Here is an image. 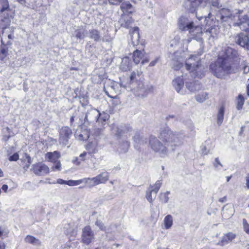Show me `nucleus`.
Wrapping results in <instances>:
<instances>
[{"label":"nucleus","mask_w":249,"mask_h":249,"mask_svg":"<svg viewBox=\"0 0 249 249\" xmlns=\"http://www.w3.org/2000/svg\"><path fill=\"white\" fill-rule=\"evenodd\" d=\"M239 55L236 50L226 47L218 56L217 60L210 65V70L218 78H223L228 74L234 73V64L238 62Z\"/></svg>","instance_id":"nucleus-1"},{"label":"nucleus","mask_w":249,"mask_h":249,"mask_svg":"<svg viewBox=\"0 0 249 249\" xmlns=\"http://www.w3.org/2000/svg\"><path fill=\"white\" fill-rule=\"evenodd\" d=\"M159 138L165 144L170 146L172 150H174L176 146L182 144L183 135L182 133H174L168 127H166L160 129Z\"/></svg>","instance_id":"nucleus-2"},{"label":"nucleus","mask_w":249,"mask_h":249,"mask_svg":"<svg viewBox=\"0 0 249 249\" xmlns=\"http://www.w3.org/2000/svg\"><path fill=\"white\" fill-rule=\"evenodd\" d=\"M141 74L142 72L139 71L137 72L133 71L131 74L130 79L134 94L137 96L143 97L148 94L152 87L145 86L141 81Z\"/></svg>","instance_id":"nucleus-3"},{"label":"nucleus","mask_w":249,"mask_h":249,"mask_svg":"<svg viewBox=\"0 0 249 249\" xmlns=\"http://www.w3.org/2000/svg\"><path fill=\"white\" fill-rule=\"evenodd\" d=\"M203 52V49L200 48L197 54L190 55L185 61L186 69L190 72H193L195 77L198 76L197 72L201 70L200 59L199 56L202 54Z\"/></svg>","instance_id":"nucleus-4"},{"label":"nucleus","mask_w":249,"mask_h":249,"mask_svg":"<svg viewBox=\"0 0 249 249\" xmlns=\"http://www.w3.org/2000/svg\"><path fill=\"white\" fill-rule=\"evenodd\" d=\"M149 144L151 149L161 157L167 155L170 150L169 147L167 144H162L156 137L151 136L149 137Z\"/></svg>","instance_id":"nucleus-5"},{"label":"nucleus","mask_w":249,"mask_h":249,"mask_svg":"<svg viewBox=\"0 0 249 249\" xmlns=\"http://www.w3.org/2000/svg\"><path fill=\"white\" fill-rule=\"evenodd\" d=\"M220 0H203L204 3L208 2L212 4L210 12L208 16H217L218 14L220 16H232V13L230 9L226 8H221L222 6L219 5Z\"/></svg>","instance_id":"nucleus-6"},{"label":"nucleus","mask_w":249,"mask_h":249,"mask_svg":"<svg viewBox=\"0 0 249 249\" xmlns=\"http://www.w3.org/2000/svg\"><path fill=\"white\" fill-rule=\"evenodd\" d=\"M212 17H199L198 19L199 20L204 19V22L206 26H210V27L206 29L205 34L212 37L213 39L216 38L219 33V28L217 26L213 25V18H211Z\"/></svg>","instance_id":"nucleus-7"},{"label":"nucleus","mask_w":249,"mask_h":249,"mask_svg":"<svg viewBox=\"0 0 249 249\" xmlns=\"http://www.w3.org/2000/svg\"><path fill=\"white\" fill-rule=\"evenodd\" d=\"M72 135L71 129L68 126H63L59 130V142L60 144L66 145Z\"/></svg>","instance_id":"nucleus-8"},{"label":"nucleus","mask_w":249,"mask_h":249,"mask_svg":"<svg viewBox=\"0 0 249 249\" xmlns=\"http://www.w3.org/2000/svg\"><path fill=\"white\" fill-rule=\"evenodd\" d=\"M100 116V112L96 109L91 108L88 110L85 116L84 121L81 120L79 124H85L87 122L88 124L96 122L98 120V117Z\"/></svg>","instance_id":"nucleus-9"},{"label":"nucleus","mask_w":249,"mask_h":249,"mask_svg":"<svg viewBox=\"0 0 249 249\" xmlns=\"http://www.w3.org/2000/svg\"><path fill=\"white\" fill-rule=\"evenodd\" d=\"M236 22L233 23L234 26H238L242 31L249 33V17H234Z\"/></svg>","instance_id":"nucleus-10"},{"label":"nucleus","mask_w":249,"mask_h":249,"mask_svg":"<svg viewBox=\"0 0 249 249\" xmlns=\"http://www.w3.org/2000/svg\"><path fill=\"white\" fill-rule=\"evenodd\" d=\"M31 170L36 175L38 176L47 174L50 171L48 166L42 162H38L33 164Z\"/></svg>","instance_id":"nucleus-11"},{"label":"nucleus","mask_w":249,"mask_h":249,"mask_svg":"<svg viewBox=\"0 0 249 249\" xmlns=\"http://www.w3.org/2000/svg\"><path fill=\"white\" fill-rule=\"evenodd\" d=\"M194 25V22L187 17H180L178 20V26L182 31H189Z\"/></svg>","instance_id":"nucleus-12"},{"label":"nucleus","mask_w":249,"mask_h":249,"mask_svg":"<svg viewBox=\"0 0 249 249\" xmlns=\"http://www.w3.org/2000/svg\"><path fill=\"white\" fill-rule=\"evenodd\" d=\"M94 233L89 226L85 227L82 235V239L84 243L89 245L94 238Z\"/></svg>","instance_id":"nucleus-13"},{"label":"nucleus","mask_w":249,"mask_h":249,"mask_svg":"<svg viewBox=\"0 0 249 249\" xmlns=\"http://www.w3.org/2000/svg\"><path fill=\"white\" fill-rule=\"evenodd\" d=\"M172 84L178 93L184 94L185 92L184 89V82L182 76H178L172 81Z\"/></svg>","instance_id":"nucleus-14"},{"label":"nucleus","mask_w":249,"mask_h":249,"mask_svg":"<svg viewBox=\"0 0 249 249\" xmlns=\"http://www.w3.org/2000/svg\"><path fill=\"white\" fill-rule=\"evenodd\" d=\"M203 3V0H185V8L191 14H194L196 7Z\"/></svg>","instance_id":"nucleus-15"},{"label":"nucleus","mask_w":249,"mask_h":249,"mask_svg":"<svg viewBox=\"0 0 249 249\" xmlns=\"http://www.w3.org/2000/svg\"><path fill=\"white\" fill-rule=\"evenodd\" d=\"M189 34L192 36V38L197 41H201L203 35L202 28L199 25H193L189 31Z\"/></svg>","instance_id":"nucleus-16"},{"label":"nucleus","mask_w":249,"mask_h":249,"mask_svg":"<svg viewBox=\"0 0 249 249\" xmlns=\"http://www.w3.org/2000/svg\"><path fill=\"white\" fill-rule=\"evenodd\" d=\"M236 42L245 48L249 50V38L248 36L243 33H240L235 37Z\"/></svg>","instance_id":"nucleus-17"},{"label":"nucleus","mask_w":249,"mask_h":249,"mask_svg":"<svg viewBox=\"0 0 249 249\" xmlns=\"http://www.w3.org/2000/svg\"><path fill=\"white\" fill-rule=\"evenodd\" d=\"M13 31H10V33H8L7 31H2V37L1 39V46L11 45L12 43V40L14 36L12 35Z\"/></svg>","instance_id":"nucleus-18"},{"label":"nucleus","mask_w":249,"mask_h":249,"mask_svg":"<svg viewBox=\"0 0 249 249\" xmlns=\"http://www.w3.org/2000/svg\"><path fill=\"white\" fill-rule=\"evenodd\" d=\"M235 237L236 234L231 232H229L227 233L224 234L220 240L217 243L216 245L224 246L231 242Z\"/></svg>","instance_id":"nucleus-19"},{"label":"nucleus","mask_w":249,"mask_h":249,"mask_svg":"<svg viewBox=\"0 0 249 249\" xmlns=\"http://www.w3.org/2000/svg\"><path fill=\"white\" fill-rule=\"evenodd\" d=\"M131 131V128L125 125H120L114 126L112 128V131L117 136L120 137L126 134Z\"/></svg>","instance_id":"nucleus-20"},{"label":"nucleus","mask_w":249,"mask_h":249,"mask_svg":"<svg viewBox=\"0 0 249 249\" xmlns=\"http://www.w3.org/2000/svg\"><path fill=\"white\" fill-rule=\"evenodd\" d=\"M186 88L191 92H194L199 90L202 85L198 81L186 82Z\"/></svg>","instance_id":"nucleus-21"},{"label":"nucleus","mask_w":249,"mask_h":249,"mask_svg":"<svg viewBox=\"0 0 249 249\" xmlns=\"http://www.w3.org/2000/svg\"><path fill=\"white\" fill-rule=\"evenodd\" d=\"M120 8L123 12V14L121 16H126L127 15L132 14L134 11V7L129 1L123 3Z\"/></svg>","instance_id":"nucleus-22"},{"label":"nucleus","mask_w":249,"mask_h":249,"mask_svg":"<svg viewBox=\"0 0 249 249\" xmlns=\"http://www.w3.org/2000/svg\"><path fill=\"white\" fill-rule=\"evenodd\" d=\"M109 174L107 172H104L94 177V181L95 184L105 183L109 178Z\"/></svg>","instance_id":"nucleus-23"},{"label":"nucleus","mask_w":249,"mask_h":249,"mask_svg":"<svg viewBox=\"0 0 249 249\" xmlns=\"http://www.w3.org/2000/svg\"><path fill=\"white\" fill-rule=\"evenodd\" d=\"M133 139L135 142L134 146L137 149H139L141 145L147 142L146 139L143 137H141L140 134L138 132L135 134Z\"/></svg>","instance_id":"nucleus-24"},{"label":"nucleus","mask_w":249,"mask_h":249,"mask_svg":"<svg viewBox=\"0 0 249 249\" xmlns=\"http://www.w3.org/2000/svg\"><path fill=\"white\" fill-rule=\"evenodd\" d=\"M139 29L136 27L130 30V34L131 36V41L132 44L135 45V43H138L140 38Z\"/></svg>","instance_id":"nucleus-25"},{"label":"nucleus","mask_w":249,"mask_h":249,"mask_svg":"<svg viewBox=\"0 0 249 249\" xmlns=\"http://www.w3.org/2000/svg\"><path fill=\"white\" fill-rule=\"evenodd\" d=\"M60 157V154L57 151L53 152H48L46 154V158L48 159V160L52 162H56Z\"/></svg>","instance_id":"nucleus-26"},{"label":"nucleus","mask_w":249,"mask_h":249,"mask_svg":"<svg viewBox=\"0 0 249 249\" xmlns=\"http://www.w3.org/2000/svg\"><path fill=\"white\" fill-rule=\"evenodd\" d=\"M0 27L1 28L3 31H6L8 28L11 22V17H0Z\"/></svg>","instance_id":"nucleus-27"},{"label":"nucleus","mask_w":249,"mask_h":249,"mask_svg":"<svg viewBox=\"0 0 249 249\" xmlns=\"http://www.w3.org/2000/svg\"><path fill=\"white\" fill-rule=\"evenodd\" d=\"M131 68V63L127 57L124 58L122 59L120 65V69L122 71H129Z\"/></svg>","instance_id":"nucleus-28"},{"label":"nucleus","mask_w":249,"mask_h":249,"mask_svg":"<svg viewBox=\"0 0 249 249\" xmlns=\"http://www.w3.org/2000/svg\"><path fill=\"white\" fill-rule=\"evenodd\" d=\"M88 34V31L85 27L80 26L75 31V36L80 39H84Z\"/></svg>","instance_id":"nucleus-29"},{"label":"nucleus","mask_w":249,"mask_h":249,"mask_svg":"<svg viewBox=\"0 0 249 249\" xmlns=\"http://www.w3.org/2000/svg\"><path fill=\"white\" fill-rule=\"evenodd\" d=\"M110 86L107 87H106V86H104V91L106 93V94L108 96V97L111 98H116L117 97V95L113 96L112 95H110L109 94V92H110L111 93L113 91H114L115 90V87H116V89H117V84L115 83L114 82H111L110 84Z\"/></svg>","instance_id":"nucleus-30"},{"label":"nucleus","mask_w":249,"mask_h":249,"mask_svg":"<svg viewBox=\"0 0 249 249\" xmlns=\"http://www.w3.org/2000/svg\"><path fill=\"white\" fill-rule=\"evenodd\" d=\"M144 56V50H136L133 52V58L135 64H138Z\"/></svg>","instance_id":"nucleus-31"},{"label":"nucleus","mask_w":249,"mask_h":249,"mask_svg":"<svg viewBox=\"0 0 249 249\" xmlns=\"http://www.w3.org/2000/svg\"><path fill=\"white\" fill-rule=\"evenodd\" d=\"M224 113L225 107L224 106H221L219 107L216 115L217 124L219 126L223 122Z\"/></svg>","instance_id":"nucleus-32"},{"label":"nucleus","mask_w":249,"mask_h":249,"mask_svg":"<svg viewBox=\"0 0 249 249\" xmlns=\"http://www.w3.org/2000/svg\"><path fill=\"white\" fill-rule=\"evenodd\" d=\"M109 115L104 112H100V116L98 117V120H96V122L101 124V126H104L106 124V121L108 119Z\"/></svg>","instance_id":"nucleus-33"},{"label":"nucleus","mask_w":249,"mask_h":249,"mask_svg":"<svg viewBox=\"0 0 249 249\" xmlns=\"http://www.w3.org/2000/svg\"><path fill=\"white\" fill-rule=\"evenodd\" d=\"M163 222L165 229L167 230L170 229L173 223L172 216L170 214L166 215L164 218Z\"/></svg>","instance_id":"nucleus-34"},{"label":"nucleus","mask_w":249,"mask_h":249,"mask_svg":"<svg viewBox=\"0 0 249 249\" xmlns=\"http://www.w3.org/2000/svg\"><path fill=\"white\" fill-rule=\"evenodd\" d=\"M25 241L26 243L32 244L34 245L40 246L41 245V242L38 239L36 238L34 236L29 235L26 236L25 238Z\"/></svg>","instance_id":"nucleus-35"},{"label":"nucleus","mask_w":249,"mask_h":249,"mask_svg":"<svg viewBox=\"0 0 249 249\" xmlns=\"http://www.w3.org/2000/svg\"><path fill=\"white\" fill-rule=\"evenodd\" d=\"M89 37L96 41H99L101 40V36L99 32L97 30H89Z\"/></svg>","instance_id":"nucleus-36"},{"label":"nucleus","mask_w":249,"mask_h":249,"mask_svg":"<svg viewBox=\"0 0 249 249\" xmlns=\"http://www.w3.org/2000/svg\"><path fill=\"white\" fill-rule=\"evenodd\" d=\"M8 48L5 46H0V60L3 61L8 55Z\"/></svg>","instance_id":"nucleus-37"},{"label":"nucleus","mask_w":249,"mask_h":249,"mask_svg":"<svg viewBox=\"0 0 249 249\" xmlns=\"http://www.w3.org/2000/svg\"><path fill=\"white\" fill-rule=\"evenodd\" d=\"M161 185V183L160 181V180H158L156 181L154 185H150L148 189L150 190L151 192H152L153 194H155L157 195V194L160 188Z\"/></svg>","instance_id":"nucleus-38"},{"label":"nucleus","mask_w":249,"mask_h":249,"mask_svg":"<svg viewBox=\"0 0 249 249\" xmlns=\"http://www.w3.org/2000/svg\"><path fill=\"white\" fill-rule=\"evenodd\" d=\"M129 147V143L128 141H124L120 143L119 146V151L121 153H126Z\"/></svg>","instance_id":"nucleus-39"},{"label":"nucleus","mask_w":249,"mask_h":249,"mask_svg":"<svg viewBox=\"0 0 249 249\" xmlns=\"http://www.w3.org/2000/svg\"><path fill=\"white\" fill-rule=\"evenodd\" d=\"M65 229V233L67 235H70V236H75L76 234V231L75 230L71 227H70L69 224H68L66 227H64Z\"/></svg>","instance_id":"nucleus-40"},{"label":"nucleus","mask_w":249,"mask_h":249,"mask_svg":"<svg viewBox=\"0 0 249 249\" xmlns=\"http://www.w3.org/2000/svg\"><path fill=\"white\" fill-rule=\"evenodd\" d=\"M145 196H146V198L147 201L150 203L152 204L154 200L155 199V198L156 197V195L155 194H153V193L152 192H151L150 190L148 189V190L146 191Z\"/></svg>","instance_id":"nucleus-41"},{"label":"nucleus","mask_w":249,"mask_h":249,"mask_svg":"<svg viewBox=\"0 0 249 249\" xmlns=\"http://www.w3.org/2000/svg\"><path fill=\"white\" fill-rule=\"evenodd\" d=\"M8 0H0V12H3L9 9Z\"/></svg>","instance_id":"nucleus-42"},{"label":"nucleus","mask_w":249,"mask_h":249,"mask_svg":"<svg viewBox=\"0 0 249 249\" xmlns=\"http://www.w3.org/2000/svg\"><path fill=\"white\" fill-rule=\"evenodd\" d=\"M208 98V94L206 92H202L196 96V100L200 103H202Z\"/></svg>","instance_id":"nucleus-43"},{"label":"nucleus","mask_w":249,"mask_h":249,"mask_svg":"<svg viewBox=\"0 0 249 249\" xmlns=\"http://www.w3.org/2000/svg\"><path fill=\"white\" fill-rule=\"evenodd\" d=\"M169 194V191H167L166 192L164 193H160V200L164 203H167L169 199L168 197Z\"/></svg>","instance_id":"nucleus-44"},{"label":"nucleus","mask_w":249,"mask_h":249,"mask_svg":"<svg viewBox=\"0 0 249 249\" xmlns=\"http://www.w3.org/2000/svg\"><path fill=\"white\" fill-rule=\"evenodd\" d=\"M244 104V99L242 95L239 94L238 96V101L236 108L238 110L242 109Z\"/></svg>","instance_id":"nucleus-45"},{"label":"nucleus","mask_w":249,"mask_h":249,"mask_svg":"<svg viewBox=\"0 0 249 249\" xmlns=\"http://www.w3.org/2000/svg\"><path fill=\"white\" fill-rule=\"evenodd\" d=\"M54 165L52 167V169L53 171H60L61 169V164L59 160L53 162Z\"/></svg>","instance_id":"nucleus-46"},{"label":"nucleus","mask_w":249,"mask_h":249,"mask_svg":"<svg viewBox=\"0 0 249 249\" xmlns=\"http://www.w3.org/2000/svg\"><path fill=\"white\" fill-rule=\"evenodd\" d=\"M94 177L91 178H86V179H87V182H85V183L89 185L90 187H92L97 185L98 184H95L96 183L94 181Z\"/></svg>","instance_id":"nucleus-47"},{"label":"nucleus","mask_w":249,"mask_h":249,"mask_svg":"<svg viewBox=\"0 0 249 249\" xmlns=\"http://www.w3.org/2000/svg\"><path fill=\"white\" fill-rule=\"evenodd\" d=\"M26 158L27 160V162H28V163H27L24 167H23V168L26 170L28 168H29L30 166V164L32 162L31 161V157H30L29 155H28V154H26Z\"/></svg>","instance_id":"nucleus-48"},{"label":"nucleus","mask_w":249,"mask_h":249,"mask_svg":"<svg viewBox=\"0 0 249 249\" xmlns=\"http://www.w3.org/2000/svg\"><path fill=\"white\" fill-rule=\"evenodd\" d=\"M213 166L218 169H219V166L221 167H223V165L221 163L218 158L215 159Z\"/></svg>","instance_id":"nucleus-49"},{"label":"nucleus","mask_w":249,"mask_h":249,"mask_svg":"<svg viewBox=\"0 0 249 249\" xmlns=\"http://www.w3.org/2000/svg\"><path fill=\"white\" fill-rule=\"evenodd\" d=\"M18 154L17 153H16L9 157V160L10 161H17L18 159Z\"/></svg>","instance_id":"nucleus-50"},{"label":"nucleus","mask_w":249,"mask_h":249,"mask_svg":"<svg viewBox=\"0 0 249 249\" xmlns=\"http://www.w3.org/2000/svg\"><path fill=\"white\" fill-rule=\"evenodd\" d=\"M95 224L96 226L99 227L101 230H105V227L104 226V224L101 221L97 220L95 223Z\"/></svg>","instance_id":"nucleus-51"},{"label":"nucleus","mask_w":249,"mask_h":249,"mask_svg":"<svg viewBox=\"0 0 249 249\" xmlns=\"http://www.w3.org/2000/svg\"><path fill=\"white\" fill-rule=\"evenodd\" d=\"M87 155V152H84L83 153H81L79 157H78L79 160L80 161H84L86 159Z\"/></svg>","instance_id":"nucleus-52"},{"label":"nucleus","mask_w":249,"mask_h":249,"mask_svg":"<svg viewBox=\"0 0 249 249\" xmlns=\"http://www.w3.org/2000/svg\"><path fill=\"white\" fill-rule=\"evenodd\" d=\"M74 186H76V185H79L80 184H81L83 182L85 183V182H87V179H86V178H84L82 179L74 180Z\"/></svg>","instance_id":"nucleus-53"},{"label":"nucleus","mask_w":249,"mask_h":249,"mask_svg":"<svg viewBox=\"0 0 249 249\" xmlns=\"http://www.w3.org/2000/svg\"><path fill=\"white\" fill-rule=\"evenodd\" d=\"M111 4L117 5L120 3L123 0H107Z\"/></svg>","instance_id":"nucleus-54"},{"label":"nucleus","mask_w":249,"mask_h":249,"mask_svg":"<svg viewBox=\"0 0 249 249\" xmlns=\"http://www.w3.org/2000/svg\"><path fill=\"white\" fill-rule=\"evenodd\" d=\"M72 162L76 165H79L81 163V161L79 160L78 157H74L72 160Z\"/></svg>","instance_id":"nucleus-55"},{"label":"nucleus","mask_w":249,"mask_h":249,"mask_svg":"<svg viewBox=\"0 0 249 249\" xmlns=\"http://www.w3.org/2000/svg\"><path fill=\"white\" fill-rule=\"evenodd\" d=\"M66 185H68L70 186H74V182L73 180H69L67 181L66 180Z\"/></svg>","instance_id":"nucleus-56"},{"label":"nucleus","mask_w":249,"mask_h":249,"mask_svg":"<svg viewBox=\"0 0 249 249\" xmlns=\"http://www.w3.org/2000/svg\"><path fill=\"white\" fill-rule=\"evenodd\" d=\"M56 183L60 184H66V180H64L62 179L59 178L57 180Z\"/></svg>","instance_id":"nucleus-57"},{"label":"nucleus","mask_w":249,"mask_h":249,"mask_svg":"<svg viewBox=\"0 0 249 249\" xmlns=\"http://www.w3.org/2000/svg\"><path fill=\"white\" fill-rule=\"evenodd\" d=\"M124 17L126 18L127 19V21L126 22L125 26L128 27L130 25V22H132V19H131V18H130V17L126 16V17Z\"/></svg>","instance_id":"nucleus-58"},{"label":"nucleus","mask_w":249,"mask_h":249,"mask_svg":"<svg viewBox=\"0 0 249 249\" xmlns=\"http://www.w3.org/2000/svg\"><path fill=\"white\" fill-rule=\"evenodd\" d=\"M159 60V58H156L153 61H152L150 64H149V66H151V67H153L154 66H155L157 63L158 62Z\"/></svg>","instance_id":"nucleus-59"},{"label":"nucleus","mask_w":249,"mask_h":249,"mask_svg":"<svg viewBox=\"0 0 249 249\" xmlns=\"http://www.w3.org/2000/svg\"><path fill=\"white\" fill-rule=\"evenodd\" d=\"M243 10H238V9H235L234 10V14H243Z\"/></svg>","instance_id":"nucleus-60"},{"label":"nucleus","mask_w":249,"mask_h":249,"mask_svg":"<svg viewBox=\"0 0 249 249\" xmlns=\"http://www.w3.org/2000/svg\"><path fill=\"white\" fill-rule=\"evenodd\" d=\"M246 182L247 188L249 189V175L246 177Z\"/></svg>","instance_id":"nucleus-61"},{"label":"nucleus","mask_w":249,"mask_h":249,"mask_svg":"<svg viewBox=\"0 0 249 249\" xmlns=\"http://www.w3.org/2000/svg\"><path fill=\"white\" fill-rule=\"evenodd\" d=\"M182 66H183V64L182 63H179L177 65L174 66L175 69L176 70H178Z\"/></svg>","instance_id":"nucleus-62"},{"label":"nucleus","mask_w":249,"mask_h":249,"mask_svg":"<svg viewBox=\"0 0 249 249\" xmlns=\"http://www.w3.org/2000/svg\"><path fill=\"white\" fill-rule=\"evenodd\" d=\"M243 71L245 73H249V66H246L244 67L243 69Z\"/></svg>","instance_id":"nucleus-63"},{"label":"nucleus","mask_w":249,"mask_h":249,"mask_svg":"<svg viewBox=\"0 0 249 249\" xmlns=\"http://www.w3.org/2000/svg\"><path fill=\"white\" fill-rule=\"evenodd\" d=\"M245 231L248 234H249V224L246 225V226L244 227Z\"/></svg>","instance_id":"nucleus-64"}]
</instances>
